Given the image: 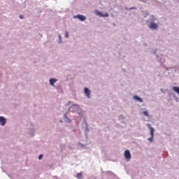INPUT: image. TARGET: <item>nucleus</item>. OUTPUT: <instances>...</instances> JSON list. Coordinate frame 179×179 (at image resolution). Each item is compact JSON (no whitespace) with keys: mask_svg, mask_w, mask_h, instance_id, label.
<instances>
[{"mask_svg":"<svg viewBox=\"0 0 179 179\" xmlns=\"http://www.w3.org/2000/svg\"><path fill=\"white\" fill-rule=\"evenodd\" d=\"M146 23L150 30H159V24H160V22H159V18L156 16L151 15L146 21Z\"/></svg>","mask_w":179,"mask_h":179,"instance_id":"obj_1","label":"nucleus"},{"mask_svg":"<svg viewBox=\"0 0 179 179\" xmlns=\"http://www.w3.org/2000/svg\"><path fill=\"white\" fill-rule=\"evenodd\" d=\"M70 111L71 113H78V114L81 117V118H83L85 117V112L82 108H80V106H79L78 104H73L69 108Z\"/></svg>","mask_w":179,"mask_h":179,"instance_id":"obj_2","label":"nucleus"},{"mask_svg":"<svg viewBox=\"0 0 179 179\" xmlns=\"http://www.w3.org/2000/svg\"><path fill=\"white\" fill-rule=\"evenodd\" d=\"M147 127H148V128H149L150 129V136H151V137L149 138L148 139V141H149V142L152 143V142H153V137L155 136V129L149 123L147 124Z\"/></svg>","mask_w":179,"mask_h":179,"instance_id":"obj_3","label":"nucleus"},{"mask_svg":"<svg viewBox=\"0 0 179 179\" xmlns=\"http://www.w3.org/2000/svg\"><path fill=\"white\" fill-rule=\"evenodd\" d=\"M124 157L126 159L127 162H131L132 156L131 155V152L129 150H126L124 153Z\"/></svg>","mask_w":179,"mask_h":179,"instance_id":"obj_4","label":"nucleus"},{"mask_svg":"<svg viewBox=\"0 0 179 179\" xmlns=\"http://www.w3.org/2000/svg\"><path fill=\"white\" fill-rule=\"evenodd\" d=\"M95 13L97 15V16H100V17H108V16H109L108 13L103 14V13L99 10H96Z\"/></svg>","mask_w":179,"mask_h":179,"instance_id":"obj_5","label":"nucleus"},{"mask_svg":"<svg viewBox=\"0 0 179 179\" xmlns=\"http://www.w3.org/2000/svg\"><path fill=\"white\" fill-rule=\"evenodd\" d=\"M74 19H79L81 22H85L86 20V17L83 15L78 14L77 15L73 16Z\"/></svg>","mask_w":179,"mask_h":179,"instance_id":"obj_6","label":"nucleus"},{"mask_svg":"<svg viewBox=\"0 0 179 179\" xmlns=\"http://www.w3.org/2000/svg\"><path fill=\"white\" fill-rule=\"evenodd\" d=\"M58 82V80L57 78H50L49 79V85L50 86H52V87H55V83Z\"/></svg>","mask_w":179,"mask_h":179,"instance_id":"obj_7","label":"nucleus"},{"mask_svg":"<svg viewBox=\"0 0 179 179\" xmlns=\"http://www.w3.org/2000/svg\"><path fill=\"white\" fill-rule=\"evenodd\" d=\"M0 124L1 127H5L6 125V118L3 116H0Z\"/></svg>","mask_w":179,"mask_h":179,"instance_id":"obj_8","label":"nucleus"},{"mask_svg":"<svg viewBox=\"0 0 179 179\" xmlns=\"http://www.w3.org/2000/svg\"><path fill=\"white\" fill-rule=\"evenodd\" d=\"M84 93H85V96L87 97V99H90L91 92H90V90H89V88H87V87L84 88Z\"/></svg>","mask_w":179,"mask_h":179,"instance_id":"obj_9","label":"nucleus"},{"mask_svg":"<svg viewBox=\"0 0 179 179\" xmlns=\"http://www.w3.org/2000/svg\"><path fill=\"white\" fill-rule=\"evenodd\" d=\"M35 132H36V129H34V127H31V129H29L28 134L29 136H33Z\"/></svg>","mask_w":179,"mask_h":179,"instance_id":"obj_10","label":"nucleus"},{"mask_svg":"<svg viewBox=\"0 0 179 179\" xmlns=\"http://www.w3.org/2000/svg\"><path fill=\"white\" fill-rule=\"evenodd\" d=\"M133 99L134 100H136V101H138V103H143V99L139 96H138V95H134L133 96Z\"/></svg>","mask_w":179,"mask_h":179,"instance_id":"obj_11","label":"nucleus"},{"mask_svg":"<svg viewBox=\"0 0 179 179\" xmlns=\"http://www.w3.org/2000/svg\"><path fill=\"white\" fill-rule=\"evenodd\" d=\"M157 59L161 62V64H163V62H166V59L162 56L161 57L159 56H157Z\"/></svg>","mask_w":179,"mask_h":179,"instance_id":"obj_12","label":"nucleus"},{"mask_svg":"<svg viewBox=\"0 0 179 179\" xmlns=\"http://www.w3.org/2000/svg\"><path fill=\"white\" fill-rule=\"evenodd\" d=\"M64 120L66 122H68L69 124L72 122V120H71V119H69V118L68 117V116H66V113H65L64 115Z\"/></svg>","mask_w":179,"mask_h":179,"instance_id":"obj_13","label":"nucleus"},{"mask_svg":"<svg viewBox=\"0 0 179 179\" xmlns=\"http://www.w3.org/2000/svg\"><path fill=\"white\" fill-rule=\"evenodd\" d=\"M83 174L82 173H78L76 175V178L78 179H82Z\"/></svg>","mask_w":179,"mask_h":179,"instance_id":"obj_14","label":"nucleus"},{"mask_svg":"<svg viewBox=\"0 0 179 179\" xmlns=\"http://www.w3.org/2000/svg\"><path fill=\"white\" fill-rule=\"evenodd\" d=\"M85 131L89 132V125H87V122L85 121Z\"/></svg>","mask_w":179,"mask_h":179,"instance_id":"obj_15","label":"nucleus"},{"mask_svg":"<svg viewBox=\"0 0 179 179\" xmlns=\"http://www.w3.org/2000/svg\"><path fill=\"white\" fill-rule=\"evenodd\" d=\"M143 114L145 116V117H149V113H148V111H143Z\"/></svg>","mask_w":179,"mask_h":179,"instance_id":"obj_16","label":"nucleus"},{"mask_svg":"<svg viewBox=\"0 0 179 179\" xmlns=\"http://www.w3.org/2000/svg\"><path fill=\"white\" fill-rule=\"evenodd\" d=\"M59 43L60 44H62V37L61 36V35H59Z\"/></svg>","mask_w":179,"mask_h":179,"instance_id":"obj_17","label":"nucleus"},{"mask_svg":"<svg viewBox=\"0 0 179 179\" xmlns=\"http://www.w3.org/2000/svg\"><path fill=\"white\" fill-rule=\"evenodd\" d=\"M152 54H154V55H156V54H157V49H152Z\"/></svg>","mask_w":179,"mask_h":179,"instance_id":"obj_18","label":"nucleus"},{"mask_svg":"<svg viewBox=\"0 0 179 179\" xmlns=\"http://www.w3.org/2000/svg\"><path fill=\"white\" fill-rule=\"evenodd\" d=\"M65 38H69V34L68 32L65 33Z\"/></svg>","mask_w":179,"mask_h":179,"instance_id":"obj_19","label":"nucleus"},{"mask_svg":"<svg viewBox=\"0 0 179 179\" xmlns=\"http://www.w3.org/2000/svg\"><path fill=\"white\" fill-rule=\"evenodd\" d=\"M43 154H41L39 156H38V160H41V159H43Z\"/></svg>","mask_w":179,"mask_h":179,"instance_id":"obj_20","label":"nucleus"},{"mask_svg":"<svg viewBox=\"0 0 179 179\" xmlns=\"http://www.w3.org/2000/svg\"><path fill=\"white\" fill-rule=\"evenodd\" d=\"M141 2H144V3H146V2H148V0H138Z\"/></svg>","mask_w":179,"mask_h":179,"instance_id":"obj_21","label":"nucleus"},{"mask_svg":"<svg viewBox=\"0 0 179 179\" xmlns=\"http://www.w3.org/2000/svg\"><path fill=\"white\" fill-rule=\"evenodd\" d=\"M78 145H80V146H81V148H83V146H85V145H83V144H82L80 142L78 143Z\"/></svg>","mask_w":179,"mask_h":179,"instance_id":"obj_22","label":"nucleus"},{"mask_svg":"<svg viewBox=\"0 0 179 179\" xmlns=\"http://www.w3.org/2000/svg\"><path fill=\"white\" fill-rule=\"evenodd\" d=\"M132 9H136V8H135V7H131V8H129V10H132Z\"/></svg>","mask_w":179,"mask_h":179,"instance_id":"obj_23","label":"nucleus"},{"mask_svg":"<svg viewBox=\"0 0 179 179\" xmlns=\"http://www.w3.org/2000/svg\"><path fill=\"white\" fill-rule=\"evenodd\" d=\"M19 17H20V19H23V15H20V16H19Z\"/></svg>","mask_w":179,"mask_h":179,"instance_id":"obj_24","label":"nucleus"},{"mask_svg":"<svg viewBox=\"0 0 179 179\" xmlns=\"http://www.w3.org/2000/svg\"><path fill=\"white\" fill-rule=\"evenodd\" d=\"M176 101H178V98L176 99Z\"/></svg>","mask_w":179,"mask_h":179,"instance_id":"obj_25","label":"nucleus"},{"mask_svg":"<svg viewBox=\"0 0 179 179\" xmlns=\"http://www.w3.org/2000/svg\"><path fill=\"white\" fill-rule=\"evenodd\" d=\"M60 122H62V120H60Z\"/></svg>","mask_w":179,"mask_h":179,"instance_id":"obj_26","label":"nucleus"},{"mask_svg":"<svg viewBox=\"0 0 179 179\" xmlns=\"http://www.w3.org/2000/svg\"><path fill=\"white\" fill-rule=\"evenodd\" d=\"M69 103H71V101H69Z\"/></svg>","mask_w":179,"mask_h":179,"instance_id":"obj_27","label":"nucleus"}]
</instances>
